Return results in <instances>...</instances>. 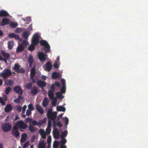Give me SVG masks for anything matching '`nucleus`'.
Masks as SVG:
<instances>
[{"label":"nucleus","instance_id":"nucleus-1","mask_svg":"<svg viewBox=\"0 0 148 148\" xmlns=\"http://www.w3.org/2000/svg\"><path fill=\"white\" fill-rule=\"evenodd\" d=\"M57 115V113L56 112H52V108L49 109L47 114V116L48 119L53 121V126L54 128H55L56 121L55 120Z\"/></svg>","mask_w":148,"mask_h":148},{"label":"nucleus","instance_id":"nucleus-2","mask_svg":"<svg viewBox=\"0 0 148 148\" xmlns=\"http://www.w3.org/2000/svg\"><path fill=\"white\" fill-rule=\"evenodd\" d=\"M60 84L59 82L56 81L55 83L53 84L51 86V90H49L48 92V96L49 98L52 100L53 99L54 97V92L56 90H57L56 89V86L60 88Z\"/></svg>","mask_w":148,"mask_h":148},{"label":"nucleus","instance_id":"nucleus-3","mask_svg":"<svg viewBox=\"0 0 148 148\" xmlns=\"http://www.w3.org/2000/svg\"><path fill=\"white\" fill-rule=\"evenodd\" d=\"M12 75V73L10 69H5L0 73V76L2 77L5 80Z\"/></svg>","mask_w":148,"mask_h":148},{"label":"nucleus","instance_id":"nucleus-4","mask_svg":"<svg viewBox=\"0 0 148 148\" xmlns=\"http://www.w3.org/2000/svg\"><path fill=\"white\" fill-rule=\"evenodd\" d=\"M21 65L18 63H15L13 67V70L17 73L24 74L25 73V70L23 68H21Z\"/></svg>","mask_w":148,"mask_h":148},{"label":"nucleus","instance_id":"nucleus-5","mask_svg":"<svg viewBox=\"0 0 148 148\" xmlns=\"http://www.w3.org/2000/svg\"><path fill=\"white\" fill-rule=\"evenodd\" d=\"M2 130L5 132L10 131L12 128L11 124L9 123H2L1 125Z\"/></svg>","mask_w":148,"mask_h":148},{"label":"nucleus","instance_id":"nucleus-6","mask_svg":"<svg viewBox=\"0 0 148 148\" xmlns=\"http://www.w3.org/2000/svg\"><path fill=\"white\" fill-rule=\"evenodd\" d=\"M18 128L16 125L14 126L11 131V134L16 138H19L20 136V133L18 130Z\"/></svg>","mask_w":148,"mask_h":148},{"label":"nucleus","instance_id":"nucleus-7","mask_svg":"<svg viewBox=\"0 0 148 148\" xmlns=\"http://www.w3.org/2000/svg\"><path fill=\"white\" fill-rule=\"evenodd\" d=\"M16 126H18L19 128L23 129H26L27 127V124L25 123L23 121L20 120L18 121L16 124Z\"/></svg>","mask_w":148,"mask_h":148},{"label":"nucleus","instance_id":"nucleus-8","mask_svg":"<svg viewBox=\"0 0 148 148\" xmlns=\"http://www.w3.org/2000/svg\"><path fill=\"white\" fill-rule=\"evenodd\" d=\"M60 81L62 83V86L60 90V92L62 94H64L66 92V84L65 80L63 79H62L60 80Z\"/></svg>","mask_w":148,"mask_h":148},{"label":"nucleus","instance_id":"nucleus-9","mask_svg":"<svg viewBox=\"0 0 148 148\" xmlns=\"http://www.w3.org/2000/svg\"><path fill=\"white\" fill-rule=\"evenodd\" d=\"M38 58L41 62L45 60L47 57V55L43 52H39L38 54Z\"/></svg>","mask_w":148,"mask_h":148},{"label":"nucleus","instance_id":"nucleus-10","mask_svg":"<svg viewBox=\"0 0 148 148\" xmlns=\"http://www.w3.org/2000/svg\"><path fill=\"white\" fill-rule=\"evenodd\" d=\"M14 91L16 93L18 94V95L22 96L23 91L21 88L19 86H15L14 88Z\"/></svg>","mask_w":148,"mask_h":148},{"label":"nucleus","instance_id":"nucleus-11","mask_svg":"<svg viewBox=\"0 0 148 148\" xmlns=\"http://www.w3.org/2000/svg\"><path fill=\"white\" fill-rule=\"evenodd\" d=\"M53 137L55 138L58 139L59 138L60 133L58 129L54 128L53 130Z\"/></svg>","mask_w":148,"mask_h":148},{"label":"nucleus","instance_id":"nucleus-12","mask_svg":"<svg viewBox=\"0 0 148 148\" xmlns=\"http://www.w3.org/2000/svg\"><path fill=\"white\" fill-rule=\"evenodd\" d=\"M45 70L47 71H49L52 69V65L50 62H47L43 65Z\"/></svg>","mask_w":148,"mask_h":148},{"label":"nucleus","instance_id":"nucleus-13","mask_svg":"<svg viewBox=\"0 0 148 148\" xmlns=\"http://www.w3.org/2000/svg\"><path fill=\"white\" fill-rule=\"evenodd\" d=\"M35 107L37 111L41 114H42L44 113V110L42 107L38 104L35 105Z\"/></svg>","mask_w":148,"mask_h":148},{"label":"nucleus","instance_id":"nucleus-14","mask_svg":"<svg viewBox=\"0 0 148 148\" xmlns=\"http://www.w3.org/2000/svg\"><path fill=\"white\" fill-rule=\"evenodd\" d=\"M38 92V88L36 86L33 87L31 89L30 93L33 95H36Z\"/></svg>","mask_w":148,"mask_h":148},{"label":"nucleus","instance_id":"nucleus-15","mask_svg":"<svg viewBox=\"0 0 148 148\" xmlns=\"http://www.w3.org/2000/svg\"><path fill=\"white\" fill-rule=\"evenodd\" d=\"M37 85L41 88H43L46 85V83L45 82L40 80L38 81L37 82Z\"/></svg>","mask_w":148,"mask_h":148},{"label":"nucleus","instance_id":"nucleus-16","mask_svg":"<svg viewBox=\"0 0 148 148\" xmlns=\"http://www.w3.org/2000/svg\"><path fill=\"white\" fill-rule=\"evenodd\" d=\"M9 16V14L5 10H1L0 11V17H7Z\"/></svg>","mask_w":148,"mask_h":148},{"label":"nucleus","instance_id":"nucleus-17","mask_svg":"<svg viewBox=\"0 0 148 148\" xmlns=\"http://www.w3.org/2000/svg\"><path fill=\"white\" fill-rule=\"evenodd\" d=\"M25 47L22 44H20L17 47L16 49L17 53H20L22 52L24 49Z\"/></svg>","mask_w":148,"mask_h":148},{"label":"nucleus","instance_id":"nucleus-18","mask_svg":"<svg viewBox=\"0 0 148 148\" xmlns=\"http://www.w3.org/2000/svg\"><path fill=\"white\" fill-rule=\"evenodd\" d=\"M12 110V105L10 104H8L5 108L4 111L5 112H9Z\"/></svg>","mask_w":148,"mask_h":148},{"label":"nucleus","instance_id":"nucleus-19","mask_svg":"<svg viewBox=\"0 0 148 148\" xmlns=\"http://www.w3.org/2000/svg\"><path fill=\"white\" fill-rule=\"evenodd\" d=\"M36 74L35 68H32L30 71V76L31 79H33L34 78Z\"/></svg>","mask_w":148,"mask_h":148},{"label":"nucleus","instance_id":"nucleus-20","mask_svg":"<svg viewBox=\"0 0 148 148\" xmlns=\"http://www.w3.org/2000/svg\"><path fill=\"white\" fill-rule=\"evenodd\" d=\"M33 56L31 55H30L28 58V62L30 67H32L33 63Z\"/></svg>","mask_w":148,"mask_h":148},{"label":"nucleus","instance_id":"nucleus-21","mask_svg":"<svg viewBox=\"0 0 148 148\" xmlns=\"http://www.w3.org/2000/svg\"><path fill=\"white\" fill-rule=\"evenodd\" d=\"M27 135L26 133L23 134L21 136V142L23 143L25 142L27 139Z\"/></svg>","mask_w":148,"mask_h":148},{"label":"nucleus","instance_id":"nucleus-22","mask_svg":"<svg viewBox=\"0 0 148 148\" xmlns=\"http://www.w3.org/2000/svg\"><path fill=\"white\" fill-rule=\"evenodd\" d=\"M60 77V74L59 73L56 72H53L52 74V77L53 79H56Z\"/></svg>","mask_w":148,"mask_h":148},{"label":"nucleus","instance_id":"nucleus-23","mask_svg":"<svg viewBox=\"0 0 148 148\" xmlns=\"http://www.w3.org/2000/svg\"><path fill=\"white\" fill-rule=\"evenodd\" d=\"M48 103V99L47 97H46L45 98L42 102V105L44 107H46L47 106Z\"/></svg>","mask_w":148,"mask_h":148},{"label":"nucleus","instance_id":"nucleus-24","mask_svg":"<svg viewBox=\"0 0 148 148\" xmlns=\"http://www.w3.org/2000/svg\"><path fill=\"white\" fill-rule=\"evenodd\" d=\"M13 81L10 79L6 80L5 82V84L7 86L9 85L11 86L13 85Z\"/></svg>","mask_w":148,"mask_h":148},{"label":"nucleus","instance_id":"nucleus-25","mask_svg":"<svg viewBox=\"0 0 148 148\" xmlns=\"http://www.w3.org/2000/svg\"><path fill=\"white\" fill-rule=\"evenodd\" d=\"M46 143L44 140H42L39 143L38 148H45L46 147Z\"/></svg>","mask_w":148,"mask_h":148},{"label":"nucleus","instance_id":"nucleus-26","mask_svg":"<svg viewBox=\"0 0 148 148\" xmlns=\"http://www.w3.org/2000/svg\"><path fill=\"white\" fill-rule=\"evenodd\" d=\"M47 121V118L45 117L43 119L39 121L38 124V125L39 127H40L42 125V124L45 123Z\"/></svg>","mask_w":148,"mask_h":148},{"label":"nucleus","instance_id":"nucleus-27","mask_svg":"<svg viewBox=\"0 0 148 148\" xmlns=\"http://www.w3.org/2000/svg\"><path fill=\"white\" fill-rule=\"evenodd\" d=\"M30 34V32H29L25 31L23 33V37L25 39H27Z\"/></svg>","mask_w":148,"mask_h":148},{"label":"nucleus","instance_id":"nucleus-28","mask_svg":"<svg viewBox=\"0 0 148 148\" xmlns=\"http://www.w3.org/2000/svg\"><path fill=\"white\" fill-rule=\"evenodd\" d=\"M50 47L49 45L44 47L43 49L46 53H49L50 52Z\"/></svg>","mask_w":148,"mask_h":148},{"label":"nucleus","instance_id":"nucleus-29","mask_svg":"<svg viewBox=\"0 0 148 148\" xmlns=\"http://www.w3.org/2000/svg\"><path fill=\"white\" fill-rule=\"evenodd\" d=\"M7 100V97H6L4 99L0 97V103L2 106H4L5 105V101H6Z\"/></svg>","mask_w":148,"mask_h":148},{"label":"nucleus","instance_id":"nucleus-30","mask_svg":"<svg viewBox=\"0 0 148 148\" xmlns=\"http://www.w3.org/2000/svg\"><path fill=\"white\" fill-rule=\"evenodd\" d=\"M22 99H23L22 96L20 95H18V98L14 99V101L15 103H20L21 100Z\"/></svg>","mask_w":148,"mask_h":148},{"label":"nucleus","instance_id":"nucleus-31","mask_svg":"<svg viewBox=\"0 0 148 148\" xmlns=\"http://www.w3.org/2000/svg\"><path fill=\"white\" fill-rule=\"evenodd\" d=\"M14 42L13 41H10L8 42V48L9 50L11 49L13 47Z\"/></svg>","mask_w":148,"mask_h":148},{"label":"nucleus","instance_id":"nucleus-32","mask_svg":"<svg viewBox=\"0 0 148 148\" xmlns=\"http://www.w3.org/2000/svg\"><path fill=\"white\" fill-rule=\"evenodd\" d=\"M29 129L31 132H33L37 130L35 127H34L32 125H29Z\"/></svg>","mask_w":148,"mask_h":148},{"label":"nucleus","instance_id":"nucleus-33","mask_svg":"<svg viewBox=\"0 0 148 148\" xmlns=\"http://www.w3.org/2000/svg\"><path fill=\"white\" fill-rule=\"evenodd\" d=\"M57 110L59 111H62L64 112L66 110L65 108L62 106H60L58 107L57 108Z\"/></svg>","mask_w":148,"mask_h":148},{"label":"nucleus","instance_id":"nucleus-34","mask_svg":"<svg viewBox=\"0 0 148 148\" xmlns=\"http://www.w3.org/2000/svg\"><path fill=\"white\" fill-rule=\"evenodd\" d=\"M40 43L41 45L45 47L49 45L47 42L45 40H42L40 42Z\"/></svg>","mask_w":148,"mask_h":148},{"label":"nucleus","instance_id":"nucleus-35","mask_svg":"<svg viewBox=\"0 0 148 148\" xmlns=\"http://www.w3.org/2000/svg\"><path fill=\"white\" fill-rule=\"evenodd\" d=\"M62 93L60 92H58L56 93V97L59 99H62L64 97V96L62 95Z\"/></svg>","mask_w":148,"mask_h":148},{"label":"nucleus","instance_id":"nucleus-36","mask_svg":"<svg viewBox=\"0 0 148 148\" xmlns=\"http://www.w3.org/2000/svg\"><path fill=\"white\" fill-rule=\"evenodd\" d=\"M40 133L41 134L42 138L43 139H45L46 138V136L44 132L43 129H41L40 130Z\"/></svg>","mask_w":148,"mask_h":148},{"label":"nucleus","instance_id":"nucleus-37","mask_svg":"<svg viewBox=\"0 0 148 148\" xmlns=\"http://www.w3.org/2000/svg\"><path fill=\"white\" fill-rule=\"evenodd\" d=\"M39 39L33 38L32 40V43L33 44L36 45L39 43Z\"/></svg>","mask_w":148,"mask_h":148},{"label":"nucleus","instance_id":"nucleus-38","mask_svg":"<svg viewBox=\"0 0 148 148\" xmlns=\"http://www.w3.org/2000/svg\"><path fill=\"white\" fill-rule=\"evenodd\" d=\"M2 56L5 58H9L10 57V55L8 53H6L4 51H3L2 52Z\"/></svg>","mask_w":148,"mask_h":148},{"label":"nucleus","instance_id":"nucleus-39","mask_svg":"<svg viewBox=\"0 0 148 148\" xmlns=\"http://www.w3.org/2000/svg\"><path fill=\"white\" fill-rule=\"evenodd\" d=\"M35 45L32 44V45L29 46L28 48V50L30 51H34L35 48Z\"/></svg>","mask_w":148,"mask_h":148},{"label":"nucleus","instance_id":"nucleus-40","mask_svg":"<svg viewBox=\"0 0 148 148\" xmlns=\"http://www.w3.org/2000/svg\"><path fill=\"white\" fill-rule=\"evenodd\" d=\"M68 134V132L67 130H65L62 132L61 134V137L62 139L66 137Z\"/></svg>","mask_w":148,"mask_h":148},{"label":"nucleus","instance_id":"nucleus-41","mask_svg":"<svg viewBox=\"0 0 148 148\" xmlns=\"http://www.w3.org/2000/svg\"><path fill=\"white\" fill-rule=\"evenodd\" d=\"M59 144V142L58 141H55L53 143V148H58Z\"/></svg>","mask_w":148,"mask_h":148},{"label":"nucleus","instance_id":"nucleus-42","mask_svg":"<svg viewBox=\"0 0 148 148\" xmlns=\"http://www.w3.org/2000/svg\"><path fill=\"white\" fill-rule=\"evenodd\" d=\"M26 87L27 89H31L32 87V83L31 82H29L26 84Z\"/></svg>","mask_w":148,"mask_h":148},{"label":"nucleus","instance_id":"nucleus-43","mask_svg":"<svg viewBox=\"0 0 148 148\" xmlns=\"http://www.w3.org/2000/svg\"><path fill=\"white\" fill-rule=\"evenodd\" d=\"M11 90V88L10 87H8L6 89L5 92L6 94L8 95Z\"/></svg>","mask_w":148,"mask_h":148},{"label":"nucleus","instance_id":"nucleus-44","mask_svg":"<svg viewBox=\"0 0 148 148\" xmlns=\"http://www.w3.org/2000/svg\"><path fill=\"white\" fill-rule=\"evenodd\" d=\"M28 110H30L31 111L34 110V108L33 106V104L32 103H30L28 105Z\"/></svg>","mask_w":148,"mask_h":148},{"label":"nucleus","instance_id":"nucleus-45","mask_svg":"<svg viewBox=\"0 0 148 148\" xmlns=\"http://www.w3.org/2000/svg\"><path fill=\"white\" fill-rule=\"evenodd\" d=\"M18 25L17 23H12L10 24V26L12 28H15Z\"/></svg>","mask_w":148,"mask_h":148},{"label":"nucleus","instance_id":"nucleus-46","mask_svg":"<svg viewBox=\"0 0 148 148\" xmlns=\"http://www.w3.org/2000/svg\"><path fill=\"white\" fill-rule=\"evenodd\" d=\"M36 138V136L35 135H33L32 136L30 139V141L31 142L33 143Z\"/></svg>","mask_w":148,"mask_h":148},{"label":"nucleus","instance_id":"nucleus-47","mask_svg":"<svg viewBox=\"0 0 148 148\" xmlns=\"http://www.w3.org/2000/svg\"><path fill=\"white\" fill-rule=\"evenodd\" d=\"M62 139L60 140V142L62 144H65L67 141L64 138H63Z\"/></svg>","mask_w":148,"mask_h":148},{"label":"nucleus","instance_id":"nucleus-48","mask_svg":"<svg viewBox=\"0 0 148 148\" xmlns=\"http://www.w3.org/2000/svg\"><path fill=\"white\" fill-rule=\"evenodd\" d=\"M51 122L50 120L48 119L47 127L51 128Z\"/></svg>","mask_w":148,"mask_h":148},{"label":"nucleus","instance_id":"nucleus-49","mask_svg":"<svg viewBox=\"0 0 148 148\" xmlns=\"http://www.w3.org/2000/svg\"><path fill=\"white\" fill-rule=\"evenodd\" d=\"M51 141V138L50 136H48L47 140V142L48 144H50Z\"/></svg>","mask_w":148,"mask_h":148},{"label":"nucleus","instance_id":"nucleus-50","mask_svg":"<svg viewBox=\"0 0 148 148\" xmlns=\"http://www.w3.org/2000/svg\"><path fill=\"white\" fill-rule=\"evenodd\" d=\"M31 111V110L28 109L27 110L26 115L27 116H29L32 113Z\"/></svg>","mask_w":148,"mask_h":148},{"label":"nucleus","instance_id":"nucleus-51","mask_svg":"<svg viewBox=\"0 0 148 148\" xmlns=\"http://www.w3.org/2000/svg\"><path fill=\"white\" fill-rule=\"evenodd\" d=\"M39 37L38 33H36L34 35L33 38L39 39Z\"/></svg>","mask_w":148,"mask_h":148},{"label":"nucleus","instance_id":"nucleus-52","mask_svg":"<svg viewBox=\"0 0 148 148\" xmlns=\"http://www.w3.org/2000/svg\"><path fill=\"white\" fill-rule=\"evenodd\" d=\"M29 141H27L25 142L23 146V148H26L29 145Z\"/></svg>","mask_w":148,"mask_h":148},{"label":"nucleus","instance_id":"nucleus-53","mask_svg":"<svg viewBox=\"0 0 148 148\" xmlns=\"http://www.w3.org/2000/svg\"><path fill=\"white\" fill-rule=\"evenodd\" d=\"M22 45H24L25 46H26L27 45H29V43L28 42V41L26 40H24L22 42Z\"/></svg>","mask_w":148,"mask_h":148},{"label":"nucleus","instance_id":"nucleus-54","mask_svg":"<svg viewBox=\"0 0 148 148\" xmlns=\"http://www.w3.org/2000/svg\"><path fill=\"white\" fill-rule=\"evenodd\" d=\"M16 109L17 111L19 112H21V107L20 106H17L16 107Z\"/></svg>","mask_w":148,"mask_h":148},{"label":"nucleus","instance_id":"nucleus-55","mask_svg":"<svg viewBox=\"0 0 148 148\" xmlns=\"http://www.w3.org/2000/svg\"><path fill=\"white\" fill-rule=\"evenodd\" d=\"M53 66L54 68L56 69L58 68L59 67V66H58L57 62H55L53 64Z\"/></svg>","mask_w":148,"mask_h":148},{"label":"nucleus","instance_id":"nucleus-56","mask_svg":"<svg viewBox=\"0 0 148 148\" xmlns=\"http://www.w3.org/2000/svg\"><path fill=\"white\" fill-rule=\"evenodd\" d=\"M27 106L26 105H25L23 106V110L22 112L23 114H24L26 110V109L27 108Z\"/></svg>","mask_w":148,"mask_h":148},{"label":"nucleus","instance_id":"nucleus-57","mask_svg":"<svg viewBox=\"0 0 148 148\" xmlns=\"http://www.w3.org/2000/svg\"><path fill=\"white\" fill-rule=\"evenodd\" d=\"M15 34L14 33H12L8 35V36L10 38H14Z\"/></svg>","mask_w":148,"mask_h":148},{"label":"nucleus","instance_id":"nucleus-58","mask_svg":"<svg viewBox=\"0 0 148 148\" xmlns=\"http://www.w3.org/2000/svg\"><path fill=\"white\" fill-rule=\"evenodd\" d=\"M14 38H15L16 40H19L21 41V39L20 38L19 36L16 34H15Z\"/></svg>","mask_w":148,"mask_h":148},{"label":"nucleus","instance_id":"nucleus-59","mask_svg":"<svg viewBox=\"0 0 148 148\" xmlns=\"http://www.w3.org/2000/svg\"><path fill=\"white\" fill-rule=\"evenodd\" d=\"M65 123L66 125H67L69 123V120L68 118L67 117H65Z\"/></svg>","mask_w":148,"mask_h":148},{"label":"nucleus","instance_id":"nucleus-60","mask_svg":"<svg viewBox=\"0 0 148 148\" xmlns=\"http://www.w3.org/2000/svg\"><path fill=\"white\" fill-rule=\"evenodd\" d=\"M46 131L48 134H49L51 132V129L47 127L46 129Z\"/></svg>","mask_w":148,"mask_h":148},{"label":"nucleus","instance_id":"nucleus-61","mask_svg":"<svg viewBox=\"0 0 148 148\" xmlns=\"http://www.w3.org/2000/svg\"><path fill=\"white\" fill-rule=\"evenodd\" d=\"M32 123L33 125L35 126L36 125H38V124L37 121H36V120H34L33 121H32Z\"/></svg>","mask_w":148,"mask_h":148},{"label":"nucleus","instance_id":"nucleus-62","mask_svg":"<svg viewBox=\"0 0 148 148\" xmlns=\"http://www.w3.org/2000/svg\"><path fill=\"white\" fill-rule=\"evenodd\" d=\"M57 125L58 126L60 127H62V124L60 122L58 121L57 123Z\"/></svg>","mask_w":148,"mask_h":148},{"label":"nucleus","instance_id":"nucleus-63","mask_svg":"<svg viewBox=\"0 0 148 148\" xmlns=\"http://www.w3.org/2000/svg\"><path fill=\"white\" fill-rule=\"evenodd\" d=\"M26 121L27 122H28L29 121L31 122L32 120V119L29 118H27L26 119Z\"/></svg>","mask_w":148,"mask_h":148},{"label":"nucleus","instance_id":"nucleus-64","mask_svg":"<svg viewBox=\"0 0 148 148\" xmlns=\"http://www.w3.org/2000/svg\"><path fill=\"white\" fill-rule=\"evenodd\" d=\"M56 102L55 101H52L51 102V104L53 106H55L56 104Z\"/></svg>","mask_w":148,"mask_h":148}]
</instances>
